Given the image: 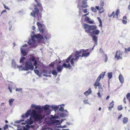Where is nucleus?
<instances>
[{"instance_id":"nucleus-1","label":"nucleus","mask_w":130,"mask_h":130,"mask_svg":"<svg viewBox=\"0 0 130 130\" xmlns=\"http://www.w3.org/2000/svg\"><path fill=\"white\" fill-rule=\"evenodd\" d=\"M30 115L31 116L27 120V123L30 125L31 124L33 123V118L35 121L38 122L40 121L44 117L40 114L37 113L36 111L34 110H32L31 112L30 109L27 110L25 115H22L21 117L23 118H27Z\"/></svg>"},{"instance_id":"nucleus-2","label":"nucleus","mask_w":130,"mask_h":130,"mask_svg":"<svg viewBox=\"0 0 130 130\" xmlns=\"http://www.w3.org/2000/svg\"><path fill=\"white\" fill-rule=\"evenodd\" d=\"M35 1L36 2L37 5L34 6L35 8H34V11L33 10V11L30 13V15L34 18L36 17V15L37 20H39L41 18V14L39 13V11L40 10L41 11H42L43 8L41 4L38 2L37 0H35Z\"/></svg>"},{"instance_id":"nucleus-3","label":"nucleus","mask_w":130,"mask_h":130,"mask_svg":"<svg viewBox=\"0 0 130 130\" xmlns=\"http://www.w3.org/2000/svg\"><path fill=\"white\" fill-rule=\"evenodd\" d=\"M84 29H85V32L88 34H92L94 35H98L100 33V31L96 30V26L94 25H91L86 24H84Z\"/></svg>"},{"instance_id":"nucleus-4","label":"nucleus","mask_w":130,"mask_h":130,"mask_svg":"<svg viewBox=\"0 0 130 130\" xmlns=\"http://www.w3.org/2000/svg\"><path fill=\"white\" fill-rule=\"evenodd\" d=\"M88 49L86 50L82 49L80 50L79 51H76L75 53H78L77 56H78L79 58L80 57H87L89 56L90 54L89 52H87L88 51Z\"/></svg>"},{"instance_id":"nucleus-5","label":"nucleus","mask_w":130,"mask_h":130,"mask_svg":"<svg viewBox=\"0 0 130 130\" xmlns=\"http://www.w3.org/2000/svg\"><path fill=\"white\" fill-rule=\"evenodd\" d=\"M25 70H33L34 67L31 63L29 62H26L25 66Z\"/></svg>"},{"instance_id":"nucleus-6","label":"nucleus","mask_w":130,"mask_h":130,"mask_svg":"<svg viewBox=\"0 0 130 130\" xmlns=\"http://www.w3.org/2000/svg\"><path fill=\"white\" fill-rule=\"evenodd\" d=\"M34 37V36L31 37V39L29 40L28 42V44L31 45L32 47H35L36 46L35 45L36 41Z\"/></svg>"},{"instance_id":"nucleus-7","label":"nucleus","mask_w":130,"mask_h":130,"mask_svg":"<svg viewBox=\"0 0 130 130\" xmlns=\"http://www.w3.org/2000/svg\"><path fill=\"white\" fill-rule=\"evenodd\" d=\"M123 53L122 52L117 51L115 58H116L117 60L122 59Z\"/></svg>"},{"instance_id":"nucleus-8","label":"nucleus","mask_w":130,"mask_h":130,"mask_svg":"<svg viewBox=\"0 0 130 130\" xmlns=\"http://www.w3.org/2000/svg\"><path fill=\"white\" fill-rule=\"evenodd\" d=\"M78 53H74V57H75V58H72L71 59V65L73 66H74V61H77L78 59H79L78 56H77V55L78 54Z\"/></svg>"},{"instance_id":"nucleus-9","label":"nucleus","mask_w":130,"mask_h":130,"mask_svg":"<svg viewBox=\"0 0 130 130\" xmlns=\"http://www.w3.org/2000/svg\"><path fill=\"white\" fill-rule=\"evenodd\" d=\"M119 13V10L118 9H117L116 10L115 13V12L113 11L112 12L111 14L108 15V16L109 17H111L112 16L113 18L116 17L117 18H118V15Z\"/></svg>"},{"instance_id":"nucleus-10","label":"nucleus","mask_w":130,"mask_h":130,"mask_svg":"<svg viewBox=\"0 0 130 130\" xmlns=\"http://www.w3.org/2000/svg\"><path fill=\"white\" fill-rule=\"evenodd\" d=\"M82 5L80 6H78V8L80 10L81 8H86L87 7L88 5H87V0H83L82 2Z\"/></svg>"},{"instance_id":"nucleus-11","label":"nucleus","mask_w":130,"mask_h":130,"mask_svg":"<svg viewBox=\"0 0 130 130\" xmlns=\"http://www.w3.org/2000/svg\"><path fill=\"white\" fill-rule=\"evenodd\" d=\"M29 62L32 63V62H34L33 63V65L35 66L37 65V61L35 59V58L33 56L31 57L29 59Z\"/></svg>"},{"instance_id":"nucleus-12","label":"nucleus","mask_w":130,"mask_h":130,"mask_svg":"<svg viewBox=\"0 0 130 130\" xmlns=\"http://www.w3.org/2000/svg\"><path fill=\"white\" fill-rule=\"evenodd\" d=\"M85 21L87 22L88 23L92 24L94 22L93 21H91L90 18L88 16L86 17L85 18Z\"/></svg>"},{"instance_id":"nucleus-13","label":"nucleus","mask_w":130,"mask_h":130,"mask_svg":"<svg viewBox=\"0 0 130 130\" xmlns=\"http://www.w3.org/2000/svg\"><path fill=\"white\" fill-rule=\"evenodd\" d=\"M119 78L120 82L122 84L124 82V78L123 75L121 74H120Z\"/></svg>"},{"instance_id":"nucleus-14","label":"nucleus","mask_w":130,"mask_h":130,"mask_svg":"<svg viewBox=\"0 0 130 130\" xmlns=\"http://www.w3.org/2000/svg\"><path fill=\"white\" fill-rule=\"evenodd\" d=\"M26 50L22 48H21V53L24 56L27 55V54L26 51Z\"/></svg>"},{"instance_id":"nucleus-15","label":"nucleus","mask_w":130,"mask_h":130,"mask_svg":"<svg viewBox=\"0 0 130 130\" xmlns=\"http://www.w3.org/2000/svg\"><path fill=\"white\" fill-rule=\"evenodd\" d=\"M42 35L46 39H48L51 37L50 35L46 32H45Z\"/></svg>"},{"instance_id":"nucleus-16","label":"nucleus","mask_w":130,"mask_h":130,"mask_svg":"<svg viewBox=\"0 0 130 130\" xmlns=\"http://www.w3.org/2000/svg\"><path fill=\"white\" fill-rule=\"evenodd\" d=\"M31 107L34 108L36 110H40L41 109L40 106H37L36 105L32 104L31 105Z\"/></svg>"},{"instance_id":"nucleus-17","label":"nucleus","mask_w":130,"mask_h":130,"mask_svg":"<svg viewBox=\"0 0 130 130\" xmlns=\"http://www.w3.org/2000/svg\"><path fill=\"white\" fill-rule=\"evenodd\" d=\"M92 40L94 41L95 43L97 44L98 41V37L94 35H92Z\"/></svg>"},{"instance_id":"nucleus-18","label":"nucleus","mask_w":130,"mask_h":130,"mask_svg":"<svg viewBox=\"0 0 130 130\" xmlns=\"http://www.w3.org/2000/svg\"><path fill=\"white\" fill-rule=\"evenodd\" d=\"M34 37L35 38L39 40H41L43 38V37L40 34H38L37 35H35Z\"/></svg>"},{"instance_id":"nucleus-19","label":"nucleus","mask_w":130,"mask_h":130,"mask_svg":"<svg viewBox=\"0 0 130 130\" xmlns=\"http://www.w3.org/2000/svg\"><path fill=\"white\" fill-rule=\"evenodd\" d=\"M114 102L113 101H112V102L110 103L109 104V106L108 107V109L109 110H111L112 108L114 105Z\"/></svg>"},{"instance_id":"nucleus-20","label":"nucleus","mask_w":130,"mask_h":130,"mask_svg":"<svg viewBox=\"0 0 130 130\" xmlns=\"http://www.w3.org/2000/svg\"><path fill=\"white\" fill-rule=\"evenodd\" d=\"M92 92L91 90V89L90 88L87 91L85 92L84 93V94L86 96H88L89 94L91 93Z\"/></svg>"},{"instance_id":"nucleus-21","label":"nucleus","mask_w":130,"mask_h":130,"mask_svg":"<svg viewBox=\"0 0 130 130\" xmlns=\"http://www.w3.org/2000/svg\"><path fill=\"white\" fill-rule=\"evenodd\" d=\"M63 69V67L61 66H59L57 67V70L58 72H61Z\"/></svg>"},{"instance_id":"nucleus-22","label":"nucleus","mask_w":130,"mask_h":130,"mask_svg":"<svg viewBox=\"0 0 130 130\" xmlns=\"http://www.w3.org/2000/svg\"><path fill=\"white\" fill-rule=\"evenodd\" d=\"M128 121V119L127 117H124L123 120V122L124 124L127 123Z\"/></svg>"},{"instance_id":"nucleus-23","label":"nucleus","mask_w":130,"mask_h":130,"mask_svg":"<svg viewBox=\"0 0 130 130\" xmlns=\"http://www.w3.org/2000/svg\"><path fill=\"white\" fill-rule=\"evenodd\" d=\"M94 86L95 87V88L96 89L97 86H100V83L99 82L96 81L94 84Z\"/></svg>"},{"instance_id":"nucleus-24","label":"nucleus","mask_w":130,"mask_h":130,"mask_svg":"<svg viewBox=\"0 0 130 130\" xmlns=\"http://www.w3.org/2000/svg\"><path fill=\"white\" fill-rule=\"evenodd\" d=\"M49 105H46L43 106V108L45 110H47L49 109Z\"/></svg>"},{"instance_id":"nucleus-25","label":"nucleus","mask_w":130,"mask_h":130,"mask_svg":"<svg viewBox=\"0 0 130 130\" xmlns=\"http://www.w3.org/2000/svg\"><path fill=\"white\" fill-rule=\"evenodd\" d=\"M72 56L70 55L67 58L66 60L65 61V62L66 63H68L70 61L71 59Z\"/></svg>"},{"instance_id":"nucleus-26","label":"nucleus","mask_w":130,"mask_h":130,"mask_svg":"<svg viewBox=\"0 0 130 130\" xmlns=\"http://www.w3.org/2000/svg\"><path fill=\"white\" fill-rule=\"evenodd\" d=\"M14 101V99H11L9 100V102L10 106H11L12 105Z\"/></svg>"},{"instance_id":"nucleus-27","label":"nucleus","mask_w":130,"mask_h":130,"mask_svg":"<svg viewBox=\"0 0 130 130\" xmlns=\"http://www.w3.org/2000/svg\"><path fill=\"white\" fill-rule=\"evenodd\" d=\"M51 73L53 75H55L56 76H57V72L55 70H53L52 71Z\"/></svg>"},{"instance_id":"nucleus-28","label":"nucleus","mask_w":130,"mask_h":130,"mask_svg":"<svg viewBox=\"0 0 130 130\" xmlns=\"http://www.w3.org/2000/svg\"><path fill=\"white\" fill-rule=\"evenodd\" d=\"M91 10L94 12H96L97 11L95 8L93 7H92L91 8Z\"/></svg>"},{"instance_id":"nucleus-29","label":"nucleus","mask_w":130,"mask_h":130,"mask_svg":"<svg viewBox=\"0 0 130 130\" xmlns=\"http://www.w3.org/2000/svg\"><path fill=\"white\" fill-rule=\"evenodd\" d=\"M105 72H102L100 75L99 76H100L101 78H103L104 77V76L105 75Z\"/></svg>"},{"instance_id":"nucleus-30","label":"nucleus","mask_w":130,"mask_h":130,"mask_svg":"<svg viewBox=\"0 0 130 130\" xmlns=\"http://www.w3.org/2000/svg\"><path fill=\"white\" fill-rule=\"evenodd\" d=\"M39 30L40 31L41 33L42 34V35L45 32H44V30L43 28H39Z\"/></svg>"},{"instance_id":"nucleus-31","label":"nucleus","mask_w":130,"mask_h":130,"mask_svg":"<svg viewBox=\"0 0 130 130\" xmlns=\"http://www.w3.org/2000/svg\"><path fill=\"white\" fill-rule=\"evenodd\" d=\"M37 25L39 28H41L42 27V25L39 22H37Z\"/></svg>"},{"instance_id":"nucleus-32","label":"nucleus","mask_w":130,"mask_h":130,"mask_svg":"<svg viewBox=\"0 0 130 130\" xmlns=\"http://www.w3.org/2000/svg\"><path fill=\"white\" fill-rule=\"evenodd\" d=\"M108 76L109 78H111L112 76V72L108 73Z\"/></svg>"},{"instance_id":"nucleus-33","label":"nucleus","mask_w":130,"mask_h":130,"mask_svg":"<svg viewBox=\"0 0 130 130\" xmlns=\"http://www.w3.org/2000/svg\"><path fill=\"white\" fill-rule=\"evenodd\" d=\"M104 59H105V62H106L107 60H108V58H107V55L106 54H105L104 55Z\"/></svg>"},{"instance_id":"nucleus-34","label":"nucleus","mask_w":130,"mask_h":130,"mask_svg":"<svg viewBox=\"0 0 130 130\" xmlns=\"http://www.w3.org/2000/svg\"><path fill=\"white\" fill-rule=\"evenodd\" d=\"M95 8L98 10H100L102 9H103V8H102V7H100L99 6H96L95 7Z\"/></svg>"},{"instance_id":"nucleus-35","label":"nucleus","mask_w":130,"mask_h":130,"mask_svg":"<svg viewBox=\"0 0 130 130\" xmlns=\"http://www.w3.org/2000/svg\"><path fill=\"white\" fill-rule=\"evenodd\" d=\"M100 7L103 8V6L104 5V3L103 1H101L100 3Z\"/></svg>"},{"instance_id":"nucleus-36","label":"nucleus","mask_w":130,"mask_h":130,"mask_svg":"<svg viewBox=\"0 0 130 130\" xmlns=\"http://www.w3.org/2000/svg\"><path fill=\"white\" fill-rule=\"evenodd\" d=\"M117 108L118 110L119 111L123 109L122 106L121 105L119 106Z\"/></svg>"},{"instance_id":"nucleus-37","label":"nucleus","mask_w":130,"mask_h":130,"mask_svg":"<svg viewBox=\"0 0 130 130\" xmlns=\"http://www.w3.org/2000/svg\"><path fill=\"white\" fill-rule=\"evenodd\" d=\"M126 97L129 100V101L130 102V93H127L126 95Z\"/></svg>"},{"instance_id":"nucleus-38","label":"nucleus","mask_w":130,"mask_h":130,"mask_svg":"<svg viewBox=\"0 0 130 130\" xmlns=\"http://www.w3.org/2000/svg\"><path fill=\"white\" fill-rule=\"evenodd\" d=\"M34 71L35 73L38 75H39V71L38 70H34Z\"/></svg>"},{"instance_id":"nucleus-39","label":"nucleus","mask_w":130,"mask_h":130,"mask_svg":"<svg viewBox=\"0 0 130 130\" xmlns=\"http://www.w3.org/2000/svg\"><path fill=\"white\" fill-rule=\"evenodd\" d=\"M25 59V57H23L22 58H21L20 60V62L21 63L22 62L23 60Z\"/></svg>"},{"instance_id":"nucleus-40","label":"nucleus","mask_w":130,"mask_h":130,"mask_svg":"<svg viewBox=\"0 0 130 130\" xmlns=\"http://www.w3.org/2000/svg\"><path fill=\"white\" fill-rule=\"evenodd\" d=\"M72 68V66L70 65V63H68L67 65V68H68L69 69H70Z\"/></svg>"},{"instance_id":"nucleus-41","label":"nucleus","mask_w":130,"mask_h":130,"mask_svg":"<svg viewBox=\"0 0 130 130\" xmlns=\"http://www.w3.org/2000/svg\"><path fill=\"white\" fill-rule=\"evenodd\" d=\"M8 128V126L7 124H6L3 127V129L5 130L7 129Z\"/></svg>"},{"instance_id":"nucleus-42","label":"nucleus","mask_w":130,"mask_h":130,"mask_svg":"<svg viewBox=\"0 0 130 130\" xmlns=\"http://www.w3.org/2000/svg\"><path fill=\"white\" fill-rule=\"evenodd\" d=\"M52 123H56L59 121L58 120H57L56 119H54L52 121Z\"/></svg>"},{"instance_id":"nucleus-43","label":"nucleus","mask_w":130,"mask_h":130,"mask_svg":"<svg viewBox=\"0 0 130 130\" xmlns=\"http://www.w3.org/2000/svg\"><path fill=\"white\" fill-rule=\"evenodd\" d=\"M22 89L21 88H17L15 89V91H21L22 90Z\"/></svg>"},{"instance_id":"nucleus-44","label":"nucleus","mask_w":130,"mask_h":130,"mask_svg":"<svg viewBox=\"0 0 130 130\" xmlns=\"http://www.w3.org/2000/svg\"><path fill=\"white\" fill-rule=\"evenodd\" d=\"M51 118L53 119L58 118V117L57 116H53L52 115H51Z\"/></svg>"},{"instance_id":"nucleus-45","label":"nucleus","mask_w":130,"mask_h":130,"mask_svg":"<svg viewBox=\"0 0 130 130\" xmlns=\"http://www.w3.org/2000/svg\"><path fill=\"white\" fill-rule=\"evenodd\" d=\"M59 110L60 111H64V110L63 107H60L59 108Z\"/></svg>"},{"instance_id":"nucleus-46","label":"nucleus","mask_w":130,"mask_h":130,"mask_svg":"<svg viewBox=\"0 0 130 130\" xmlns=\"http://www.w3.org/2000/svg\"><path fill=\"white\" fill-rule=\"evenodd\" d=\"M62 67H64V68H67V64L65 63H64L63 64L62 66H61Z\"/></svg>"},{"instance_id":"nucleus-47","label":"nucleus","mask_w":130,"mask_h":130,"mask_svg":"<svg viewBox=\"0 0 130 130\" xmlns=\"http://www.w3.org/2000/svg\"><path fill=\"white\" fill-rule=\"evenodd\" d=\"M83 11L84 13H86L87 12V9H83Z\"/></svg>"},{"instance_id":"nucleus-48","label":"nucleus","mask_w":130,"mask_h":130,"mask_svg":"<svg viewBox=\"0 0 130 130\" xmlns=\"http://www.w3.org/2000/svg\"><path fill=\"white\" fill-rule=\"evenodd\" d=\"M122 22L124 24H126L127 23V20H122Z\"/></svg>"},{"instance_id":"nucleus-49","label":"nucleus","mask_w":130,"mask_h":130,"mask_svg":"<svg viewBox=\"0 0 130 130\" xmlns=\"http://www.w3.org/2000/svg\"><path fill=\"white\" fill-rule=\"evenodd\" d=\"M3 5H4V8L5 9H8V10L9 9V8L7 6L5 5L4 4Z\"/></svg>"},{"instance_id":"nucleus-50","label":"nucleus","mask_w":130,"mask_h":130,"mask_svg":"<svg viewBox=\"0 0 130 130\" xmlns=\"http://www.w3.org/2000/svg\"><path fill=\"white\" fill-rule=\"evenodd\" d=\"M101 78V77L100 76H99L96 81L99 82Z\"/></svg>"},{"instance_id":"nucleus-51","label":"nucleus","mask_w":130,"mask_h":130,"mask_svg":"<svg viewBox=\"0 0 130 130\" xmlns=\"http://www.w3.org/2000/svg\"><path fill=\"white\" fill-rule=\"evenodd\" d=\"M84 103L85 104H87L88 103V101L87 100H84L83 101Z\"/></svg>"},{"instance_id":"nucleus-52","label":"nucleus","mask_w":130,"mask_h":130,"mask_svg":"<svg viewBox=\"0 0 130 130\" xmlns=\"http://www.w3.org/2000/svg\"><path fill=\"white\" fill-rule=\"evenodd\" d=\"M44 73H45V74H47V71L45 70H43L42 71Z\"/></svg>"},{"instance_id":"nucleus-53","label":"nucleus","mask_w":130,"mask_h":130,"mask_svg":"<svg viewBox=\"0 0 130 130\" xmlns=\"http://www.w3.org/2000/svg\"><path fill=\"white\" fill-rule=\"evenodd\" d=\"M99 51L100 53H102L103 52V50L101 48H100L99 49Z\"/></svg>"},{"instance_id":"nucleus-54","label":"nucleus","mask_w":130,"mask_h":130,"mask_svg":"<svg viewBox=\"0 0 130 130\" xmlns=\"http://www.w3.org/2000/svg\"><path fill=\"white\" fill-rule=\"evenodd\" d=\"M8 88L9 90L11 93L12 92V88H11L10 87H8Z\"/></svg>"},{"instance_id":"nucleus-55","label":"nucleus","mask_w":130,"mask_h":130,"mask_svg":"<svg viewBox=\"0 0 130 130\" xmlns=\"http://www.w3.org/2000/svg\"><path fill=\"white\" fill-rule=\"evenodd\" d=\"M122 114H120V116L118 117V120H119L122 117Z\"/></svg>"},{"instance_id":"nucleus-56","label":"nucleus","mask_w":130,"mask_h":130,"mask_svg":"<svg viewBox=\"0 0 130 130\" xmlns=\"http://www.w3.org/2000/svg\"><path fill=\"white\" fill-rule=\"evenodd\" d=\"M123 20H127V17L126 16H124L123 17Z\"/></svg>"},{"instance_id":"nucleus-57","label":"nucleus","mask_w":130,"mask_h":130,"mask_svg":"<svg viewBox=\"0 0 130 130\" xmlns=\"http://www.w3.org/2000/svg\"><path fill=\"white\" fill-rule=\"evenodd\" d=\"M97 18L99 22V23L100 22L101 23V22H102V21L101 19L99 17H98Z\"/></svg>"},{"instance_id":"nucleus-58","label":"nucleus","mask_w":130,"mask_h":130,"mask_svg":"<svg viewBox=\"0 0 130 130\" xmlns=\"http://www.w3.org/2000/svg\"><path fill=\"white\" fill-rule=\"evenodd\" d=\"M125 50L126 51H128L130 52V47H129L127 49L125 48Z\"/></svg>"},{"instance_id":"nucleus-59","label":"nucleus","mask_w":130,"mask_h":130,"mask_svg":"<svg viewBox=\"0 0 130 130\" xmlns=\"http://www.w3.org/2000/svg\"><path fill=\"white\" fill-rule=\"evenodd\" d=\"M50 66L52 67H53L54 66V64L53 63H51L50 65Z\"/></svg>"},{"instance_id":"nucleus-60","label":"nucleus","mask_w":130,"mask_h":130,"mask_svg":"<svg viewBox=\"0 0 130 130\" xmlns=\"http://www.w3.org/2000/svg\"><path fill=\"white\" fill-rule=\"evenodd\" d=\"M17 68H22V66L21 65H20V66L17 65Z\"/></svg>"},{"instance_id":"nucleus-61","label":"nucleus","mask_w":130,"mask_h":130,"mask_svg":"<svg viewBox=\"0 0 130 130\" xmlns=\"http://www.w3.org/2000/svg\"><path fill=\"white\" fill-rule=\"evenodd\" d=\"M97 94L98 96H99L100 97H101V96L100 92H99L97 93Z\"/></svg>"},{"instance_id":"nucleus-62","label":"nucleus","mask_w":130,"mask_h":130,"mask_svg":"<svg viewBox=\"0 0 130 130\" xmlns=\"http://www.w3.org/2000/svg\"><path fill=\"white\" fill-rule=\"evenodd\" d=\"M6 12V10H4L2 11V12L1 13V14H2L3 13H4V12Z\"/></svg>"},{"instance_id":"nucleus-63","label":"nucleus","mask_w":130,"mask_h":130,"mask_svg":"<svg viewBox=\"0 0 130 130\" xmlns=\"http://www.w3.org/2000/svg\"><path fill=\"white\" fill-rule=\"evenodd\" d=\"M27 46V45L26 44H25L24 45L22 46V47H26Z\"/></svg>"},{"instance_id":"nucleus-64","label":"nucleus","mask_w":130,"mask_h":130,"mask_svg":"<svg viewBox=\"0 0 130 130\" xmlns=\"http://www.w3.org/2000/svg\"><path fill=\"white\" fill-rule=\"evenodd\" d=\"M110 97V96L109 95L106 98V99L107 100H108Z\"/></svg>"}]
</instances>
